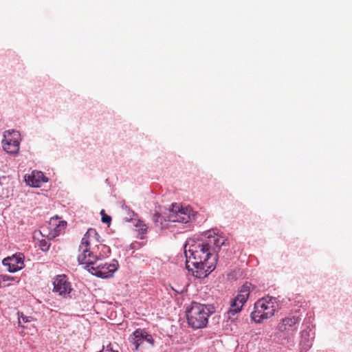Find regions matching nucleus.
Listing matches in <instances>:
<instances>
[{"mask_svg": "<svg viewBox=\"0 0 352 352\" xmlns=\"http://www.w3.org/2000/svg\"><path fill=\"white\" fill-rule=\"evenodd\" d=\"M100 214L102 216V222L109 224L111 221V217L109 215L107 214L104 210H101Z\"/></svg>", "mask_w": 352, "mask_h": 352, "instance_id": "nucleus-17", "label": "nucleus"}, {"mask_svg": "<svg viewBox=\"0 0 352 352\" xmlns=\"http://www.w3.org/2000/svg\"><path fill=\"white\" fill-rule=\"evenodd\" d=\"M43 173L40 171H33L32 175L28 176L27 182L28 185L34 187H38L41 182H47Z\"/></svg>", "mask_w": 352, "mask_h": 352, "instance_id": "nucleus-15", "label": "nucleus"}, {"mask_svg": "<svg viewBox=\"0 0 352 352\" xmlns=\"http://www.w3.org/2000/svg\"><path fill=\"white\" fill-rule=\"evenodd\" d=\"M252 284L245 283L241 288L238 295L232 300L230 309L228 311L229 314H236L239 312L243 306L244 303L247 301L250 294Z\"/></svg>", "mask_w": 352, "mask_h": 352, "instance_id": "nucleus-9", "label": "nucleus"}, {"mask_svg": "<svg viewBox=\"0 0 352 352\" xmlns=\"http://www.w3.org/2000/svg\"><path fill=\"white\" fill-rule=\"evenodd\" d=\"M187 245L184 246L186 268L196 278L206 277L215 269L217 255L211 254L201 243L192 245L188 250Z\"/></svg>", "mask_w": 352, "mask_h": 352, "instance_id": "nucleus-1", "label": "nucleus"}, {"mask_svg": "<svg viewBox=\"0 0 352 352\" xmlns=\"http://www.w3.org/2000/svg\"><path fill=\"white\" fill-rule=\"evenodd\" d=\"M53 292L63 298H67L72 291L71 283L65 274L56 276L53 278Z\"/></svg>", "mask_w": 352, "mask_h": 352, "instance_id": "nucleus-10", "label": "nucleus"}, {"mask_svg": "<svg viewBox=\"0 0 352 352\" xmlns=\"http://www.w3.org/2000/svg\"><path fill=\"white\" fill-rule=\"evenodd\" d=\"M21 134L18 131H6L3 133L2 146L3 150L10 154L16 155L20 148Z\"/></svg>", "mask_w": 352, "mask_h": 352, "instance_id": "nucleus-5", "label": "nucleus"}, {"mask_svg": "<svg viewBox=\"0 0 352 352\" xmlns=\"http://www.w3.org/2000/svg\"><path fill=\"white\" fill-rule=\"evenodd\" d=\"M67 226V222L58 218H52L48 224L49 237L52 239L63 232Z\"/></svg>", "mask_w": 352, "mask_h": 352, "instance_id": "nucleus-14", "label": "nucleus"}, {"mask_svg": "<svg viewBox=\"0 0 352 352\" xmlns=\"http://www.w3.org/2000/svg\"><path fill=\"white\" fill-rule=\"evenodd\" d=\"M278 307V305L276 298L269 296L263 297L255 302L251 318L256 323H261L272 317Z\"/></svg>", "mask_w": 352, "mask_h": 352, "instance_id": "nucleus-3", "label": "nucleus"}, {"mask_svg": "<svg viewBox=\"0 0 352 352\" xmlns=\"http://www.w3.org/2000/svg\"><path fill=\"white\" fill-rule=\"evenodd\" d=\"M130 221L132 222L133 225L137 228V231L138 232L139 234L141 235L140 238L143 239L144 235L147 232L148 226L144 223L143 221L138 219L132 218L131 219Z\"/></svg>", "mask_w": 352, "mask_h": 352, "instance_id": "nucleus-16", "label": "nucleus"}, {"mask_svg": "<svg viewBox=\"0 0 352 352\" xmlns=\"http://www.w3.org/2000/svg\"><path fill=\"white\" fill-rule=\"evenodd\" d=\"M209 316V309L206 306L196 302H192L186 311L188 324L193 329L205 327Z\"/></svg>", "mask_w": 352, "mask_h": 352, "instance_id": "nucleus-4", "label": "nucleus"}, {"mask_svg": "<svg viewBox=\"0 0 352 352\" xmlns=\"http://www.w3.org/2000/svg\"><path fill=\"white\" fill-rule=\"evenodd\" d=\"M21 318H22V320H23V321L24 322H28V318H27V317H25V316H22Z\"/></svg>", "mask_w": 352, "mask_h": 352, "instance_id": "nucleus-19", "label": "nucleus"}, {"mask_svg": "<svg viewBox=\"0 0 352 352\" xmlns=\"http://www.w3.org/2000/svg\"><path fill=\"white\" fill-rule=\"evenodd\" d=\"M192 210L188 207H183L178 204H172L168 219L171 222L186 223L190 219Z\"/></svg>", "mask_w": 352, "mask_h": 352, "instance_id": "nucleus-7", "label": "nucleus"}, {"mask_svg": "<svg viewBox=\"0 0 352 352\" xmlns=\"http://www.w3.org/2000/svg\"><path fill=\"white\" fill-rule=\"evenodd\" d=\"M161 217L160 214H158V213H156L153 215V220L154 221V222H157L159 219Z\"/></svg>", "mask_w": 352, "mask_h": 352, "instance_id": "nucleus-18", "label": "nucleus"}, {"mask_svg": "<svg viewBox=\"0 0 352 352\" xmlns=\"http://www.w3.org/2000/svg\"><path fill=\"white\" fill-rule=\"evenodd\" d=\"M86 268L93 275L102 278H109L113 276V273L118 270V262L111 263H101L99 265H85Z\"/></svg>", "mask_w": 352, "mask_h": 352, "instance_id": "nucleus-6", "label": "nucleus"}, {"mask_svg": "<svg viewBox=\"0 0 352 352\" xmlns=\"http://www.w3.org/2000/svg\"><path fill=\"white\" fill-rule=\"evenodd\" d=\"M206 239L201 244L210 250L211 254L217 255V252L220 248L225 243L226 239L223 236L218 234L214 230H208L205 233Z\"/></svg>", "mask_w": 352, "mask_h": 352, "instance_id": "nucleus-8", "label": "nucleus"}, {"mask_svg": "<svg viewBox=\"0 0 352 352\" xmlns=\"http://www.w3.org/2000/svg\"><path fill=\"white\" fill-rule=\"evenodd\" d=\"M49 246L47 245V248L45 249L43 247L42 248V250H48Z\"/></svg>", "mask_w": 352, "mask_h": 352, "instance_id": "nucleus-20", "label": "nucleus"}, {"mask_svg": "<svg viewBox=\"0 0 352 352\" xmlns=\"http://www.w3.org/2000/svg\"><path fill=\"white\" fill-rule=\"evenodd\" d=\"M300 319L297 316H288L283 318L278 325L280 332L292 335L298 329Z\"/></svg>", "mask_w": 352, "mask_h": 352, "instance_id": "nucleus-12", "label": "nucleus"}, {"mask_svg": "<svg viewBox=\"0 0 352 352\" xmlns=\"http://www.w3.org/2000/svg\"><path fill=\"white\" fill-rule=\"evenodd\" d=\"M131 342L135 345V350L137 351L139 346L144 342L151 344H154V340L151 335L148 334L144 329H138L130 338Z\"/></svg>", "mask_w": 352, "mask_h": 352, "instance_id": "nucleus-13", "label": "nucleus"}, {"mask_svg": "<svg viewBox=\"0 0 352 352\" xmlns=\"http://www.w3.org/2000/svg\"><path fill=\"white\" fill-rule=\"evenodd\" d=\"M2 263L8 267V272H16L24 267V256L21 253L14 254L11 256L5 258Z\"/></svg>", "mask_w": 352, "mask_h": 352, "instance_id": "nucleus-11", "label": "nucleus"}, {"mask_svg": "<svg viewBox=\"0 0 352 352\" xmlns=\"http://www.w3.org/2000/svg\"><path fill=\"white\" fill-rule=\"evenodd\" d=\"M110 253V248L102 243L96 230L89 228L82 239L77 258L81 265H96L98 260L107 257Z\"/></svg>", "mask_w": 352, "mask_h": 352, "instance_id": "nucleus-2", "label": "nucleus"}]
</instances>
